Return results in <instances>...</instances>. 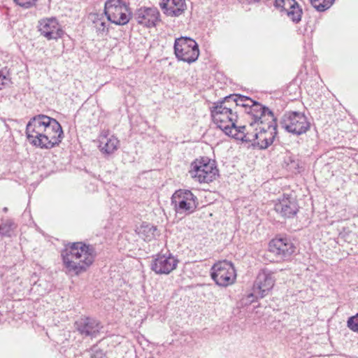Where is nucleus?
Listing matches in <instances>:
<instances>
[{"mask_svg": "<svg viewBox=\"0 0 358 358\" xmlns=\"http://www.w3.org/2000/svg\"><path fill=\"white\" fill-rule=\"evenodd\" d=\"M171 204L177 214L189 215L197 208V197L190 190L180 189L172 195Z\"/></svg>", "mask_w": 358, "mask_h": 358, "instance_id": "obj_8", "label": "nucleus"}, {"mask_svg": "<svg viewBox=\"0 0 358 358\" xmlns=\"http://www.w3.org/2000/svg\"><path fill=\"white\" fill-rule=\"evenodd\" d=\"M75 328L83 337H97L103 328L101 322L90 317H82L75 322Z\"/></svg>", "mask_w": 358, "mask_h": 358, "instance_id": "obj_15", "label": "nucleus"}, {"mask_svg": "<svg viewBox=\"0 0 358 358\" xmlns=\"http://www.w3.org/2000/svg\"><path fill=\"white\" fill-rule=\"evenodd\" d=\"M29 283L31 285L30 287V292L36 294L39 296H43L49 292L52 287V283L43 278H38L36 273H34L29 280Z\"/></svg>", "mask_w": 358, "mask_h": 358, "instance_id": "obj_24", "label": "nucleus"}, {"mask_svg": "<svg viewBox=\"0 0 358 358\" xmlns=\"http://www.w3.org/2000/svg\"><path fill=\"white\" fill-rule=\"evenodd\" d=\"M103 352L100 349H92V353L91 354V358H103Z\"/></svg>", "mask_w": 358, "mask_h": 358, "instance_id": "obj_32", "label": "nucleus"}, {"mask_svg": "<svg viewBox=\"0 0 358 358\" xmlns=\"http://www.w3.org/2000/svg\"><path fill=\"white\" fill-rule=\"evenodd\" d=\"M230 99V97H224L214 103L210 108L213 122L228 136H230L236 127L238 120L237 112L234 111V108L229 102Z\"/></svg>", "mask_w": 358, "mask_h": 358, "instance_id": "obj_2", "label": "nucleus"}, {"mask_svg": "<svg viewBox=\"0 0 358 358\" xmlns=\"http://www.w3.org/2000/svg\"><path fill=\"white\" fill-rule=\"evenodd\" d=\"M26 136L28 142L33 146L49 150L48 141L43 132L38 116L31 118L26 127Z\"/></svg>", "mask_w": 358, "mask_h": 358, "instance_id": "obj_12", "label": "nucleus"}, {"mask_svg": "<svg viewBox=\"0 0 358 358\" xmlns=\"http://www.w3.org/2000/svg\"><path fill=\"white\" fill-rule=\"evenodd\" d=\"M174 52L179 60L189 64L194 62L199 55L198 44L194 40L188 37L176 39Z\"/></svg>", "mask_w": 358, "mask_h": 358, "instance_id": "obj_9", "label": "nucleus"}, {"mask_svg": "<svg viewBox=\"0 0 358 358\" xmlns=\"http://www.w3.org/2000/svg\"><path fill=\"white\" fill-rule=\"evenodd\" d=\"M274 6L282 17H287L295 24L301 22L303 9L296 0H275Z\"/></svg>", "mask_w": 358, "mask_h": 358, "instance_id": "obj_14", "label": "nucleus"}, {"mask_svg": "<svg viewBox=\"0 0 358 358\" xmlns=\"http://www.w3.org/2000/svg\"><path fill=\"white\" fill-rule=\"evenodd\" d=\"M37 27L41 34L48 40L58 39L64 35V31L55 17L40 20Z\"/></svg>", "mask_w": 358, "mask_h": 358, "instance_id": "obj_16", "label": "nucleus"}, {"mask_svg": "<svg viewBox=\"0 0 358 358\" xmlns=\"http://www.w3.org/2000/svg\"><path fill=\"white\" fill-rule=\"evenodd\" d=\"M280 126L286 131L299 136L306 134L310 129V123L304 113L287 111L281 117Z\"/></svg>", "mask_w": 358, "mask_h": 358, "instance_id": "obj_6", "label": "nucleus"}, {"mask_svg": "<svg viewBox=\"0 0 358 358\" xmlns=\"http://www.w3.org/2000/svg\"><path fill=\"white\" fill-rule=\"evenodd\" d=\"M103 12L108 20L117 25H125L131 18L129 8L122 0H107Z\"/></svg>", "mask_w": 358, "mask_h": 358, "instance_id": "obj_7", "label": "nucleus"}, {"mask_svg": "<svg viewBox=\"0 0 358 358\" xmlns=\"http://www.w3.org/2000/svg\"><path fill=\"white\" fill-rule=\"evenodd\" d=\"M274 282L273 272L267 268L261 269L255 282L254 291L263 298L273 288Z\"/></svg>", "mask_w": 358, "mask_h": 358, "instance_id": "obj_19", "label": "nucleus"}, {"mask_svg": "<svg viewBox=\"0 0 358 358\" xmlns=\"http://www.w3.org/2000/svg\"><path fill=\"white\" fill-rule=\"evenodd\" d=\"M95 256L93 246L83 242L69 243L61 252L66 272L76 275L85 272L94 262Z\"/></svg>", "mask_w": 358, "mask_h": 358, "instance_id": "obj_1", "label": "nucleus"}, {"mask_svg": "<svg viewBox=\"0 0 358 358\" xmlns=\"http://www.w3.org/2000/svg\"><path fill=\"white\" fill-rule=\"evenodd\" d=\"M159 6L163 13L170 17H178L187 9L185 0H161Z\"/></svg>", "mask_w": 358, "mask_h": 358, "instance_id": "obj_23", "label": "nucleus"}, {"mask_svg": "<svg viewBox=\"0 0 358 358\" xmlns=\"http://www.w3.org/2000/svg\"><path fill=\"white\" fill-rule=\"evenodd\" d=\"M38 118L43 132L48 141L49 149L58 145L64 137V133L60 124L52 117L44 115H38Z\"/></svg>", "mask_w": 358, "mask_h": 358, "instance_id": "obj_11", "label": "nucleus"}, {"mask_svg": "<svg viewBox=\"0 0 358 358\" xmlns=\"http://www.w3.org/2000/svg\"><path fill=\"white\" fill-rule=\"evenodd\" d=\"M0 278L7 294L13 297L24 296L25 293L30 292L29 282L17 275L15 265L0 266Z\"/></svg>", "mask_w": 358, "mask_h": 358, "instance_id": "obj_3", "label": "nucleus"}, {"mask_svg": "<svg viewBox=\"0 0 358 358\" xmlns=\"http://www.w3.org/2000/svg\"><path fill=\"white\" fill-rule=\"evenodd\" d=\"M10 82V80L8 77L3 75L0 71V90H1L5 85H6Z\"/></svg>", "mask_w": 358, "mask_h": 358, "instance_id": "obj_31", "label": "nucleus"}, {"mask_svg": "<svg viewBox=\"0 0 358 358\" xmlns=\"http://www.w3.org/2000/svg\"><path fill=\"white\" fill-rule=\"evenodd\" d=\"M335 0H322V3H320V5L317 6L318 11H324L329 8H330L334 3Z\"/></svg>", "mask_w": 358, "mask_h": 358, "instance_id": "obj_30", "label": "nucleus"}, {"mask_svg": "<svg viewBox=\"0 0 358 358\" xmlns=\"http://www.w3.org/2000/svg\"><path fill=\"white\" fill-rule=\"evenodd\" d=\"M270 250L282 259H288L295 251V246L287 238H275L269 243Z\"/></svg>", "mask_w": 358, "mask_h": 358, "instance_id": "obj_21", "label": "nucleus"}, {"mask_svg": "<svg viewBox=\"0 0 358 358\" xmlns=\"http://www.w3.org/2000/svg\"><path fill=\"white\" fill-rule=\"evenodd\" d=\"M178 262V259L171 254L159 255L152 260L151 269L157 274H169L176 268Z\"/></svg>", "mask_w": 358, "mask_h": 358, "instance_id": "obj_17", "label": "nucleus"}, {"mask_svg": "<svg viewBox=\"0 0 358 358\" xmlns=\"http://www.w3.org/2000/svg\"><path fill=\"white\" fill-rule=\"evenodd\" d=\"M347 326L352 331L358 333V313L348 318Z\"/></svg>", "mask_w": 358, "mask_h": 358, "instance_id": "obj_28", "label": "nucleus"}, {"mask_svg": "<svg viewBox=\"0 0 358 358\" xmlns=\"http://www.w3.org/2000/svg\"><path fill=\"white\" fill-rule=\"evenodd\" d=\"M215 162L208 157H201L192 162L189 171L191 177L200 183H209L218 176Z\"/></svg>", "mask_w": 358, "mask_h": 358, "instance_id": "obj_5", "label": "nucleus"}, {"mask_svg": "<svg viewBox=\"0 0 358 358\" xmlns=\"http://www.w3.org/2000/svg\"><path fill=\"white\" fill-rule=\"evenodd\" d=\"M211 270V278L219 286L227 287L234 284L236 279V270L231 262H219L213 266Z\"/></svg>", "mask_w": 358, "mask_h": 358, "instance_id": "obj_10", "label": "nucleus"}, {"mask_svg": "<svg viewBox=\"0 0 358 358\" xmlns=\"http://www.w3.org/2000/svg\"><path fill=\"white\" fill-rule=\"evenodd\" d=\"M252 122L248 125H237L234 131L229 136H232L238 140H241L245 142L252 143L255 145V134L258 131L257 128H255V125H259V121H256L252 117Z\"/></svg>", "mask_w": 358, "mask_h": 358, "instance_id": "obj_22", "label": "nucleus"}, {"mask_svg": "<svg viewBox=\"0 0 358 358\" xmlns=\"http://www.w3.org/2000/svg\"><path fill=\"white\" fill-rule=\"evenodd\" d=\"M149 230H150V231L152 230V231H156V230H157V229H156V227H152V228H150Z\"/></svg>", "mask_w": 358, "mask_h": 358, "instance_id": "obj_33", "label": "nucleus"}, {"mask_svg": "<svg viewBox=\"0 0 358 358\" xmlns=\"http://www.w3.org/2000/svg\"><path fill=\"white\" fill-rule=\"evenodd\" d=\"M226 97L231 98L230 99V101L229 100V102L231 103L234 110L238 106L249 108V110L247 113L255 119V122L257 121V117H260L262 114L266 113V110H270L268 108L254 101L252 99L245 96H242L240 94H231L229 96H227Z\"/></svg>", "mask_w": 358, "mask_h": 358, "instance_id": "obj_13", "label": "nucleus"}, {"mask_svg": "<svg viewBox=\"0 0 358 358\" xmlns=\"http://www.w3.org/2000/svg\"><path fill=\"white\" fill-rule=\"evenodd\" d=\"M89 19L92 22L93 28L95 29L97 35L103 36L108 33L110 22L108 17L103 13H91Z\"/></svg>", "mask_w": 358, "mask_h": 358, "instance_id": "obj_25", "label": "nucleus"}, {"mask_svg": "<svg viewBox=\"0 0 358 358\" xmlns=\"http://www.w3.org/2000/svg\"><path fill=\"white\" fill-rule=\"evenodd\" d=\"M135 19L138 24L145 27H154L160 21V14L156 8H141L135 13Z\"/></svg>", "mask_w": 358, "mask_h": 358, "instance_id": "obj_20", "label": "nucleus"}, {"mask_svg": "<svg viewBox=\"0 0 358 358\" xmlns=\"http://www.w3.org/2000/svg\"><path fill=\"white\" fill-rule=\"evenodd\" d=\"M17 5L24 8H29L36 5L38 0H13Z\"/></svg>", "mask_w": 358, "mask_h": 358, "instance_id": "obj_29", "label": "nucleus"}, {"mask_svg": "<svg viewBox=\"0 0 358 358\" xmlns=\"http://www.w3.org/2000/svg\"><path fill=\"white\" fill-rule=\"evenodd\" d=\"M8 210L7 208H3V211L6 212Z\"/></svg>", "mask_w": 358, "mask_h": 358, "instance_id": "obj_34", "label": "nucleus"}, {"mask_svg": "<svg viewBox=\"0 0 358 358\" xmlns=\"http://www.w3.org/2000/svg\"><path fill=\"white\" fill-rule=\"evenodd\" d=\"M14 229V223L7 220L0 225V234L5 236H10Z\"/></svg>", "mask_w": 358, "mask_h": 358, "instance_id": "obj_27", "label": "nucleus"}, {"mask_svg": "<svg viewBox=\"0 0 358 358\" xmlns=\"http://www.w3.org/2000/svg\"><path fill=\"white\" fill-rule=\"evenodd\" d=\"M259 121V131L255 134V145L266 149L271 145L277 135V122L273 113L269 110L257 118Z\"/></svg>", "mask_w": 358, "mask_h": 358, "instance_id": "obj_4", "label": "nucleus"}, {"mask_svg": "<svg viewBox=\"0 0 358 358\" xmlns=\"http://www.w3.org/2000/svg\"><path fill=\"white\" fill-rule=\"evenodd\" d=\"M274 208L276 213L284 218L293 217L299 211V206L296 199L285 194L278 199Z\"/></svg>", "mask_w": 358, "mask_h": 358, "instance_id": "obj_18", "label": "nucleus"}, {"mask_svg": "<svg viewBox=\"0 0 358 358\" xmlns=\"http://www.w3.org/2000/svg\"><path fill=\"white\" fill-rule=\"evenodd\" d=\"M120 141L114 136L110 137L101 135L99 137L100 150L106 155H111L116 151L119 147Z\"/></svg>", "mask_w": 358, "mask_h": 358, "instance_id": "obj_26", "label": "nucleus"}]
</instances>
